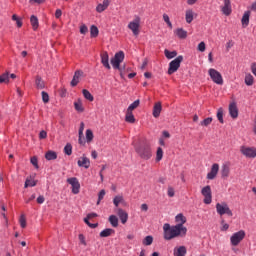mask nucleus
<instances>
[{"mask_svg": "<svg viewBox=\"0 0 256 256\" xmlns=\"http://www.w3.org/2000/svg\"><path fill=\"white\" fill-rule=\"evenodd\" d=\"M177 225L170 226L168 223L163 225L164 239L171 240L178 237H185L187 233V228L184 226L186 223V217L183 213H179L176 218Z\"/></svg>", "mask_w": 256, "mask_h": 256, "instance_id": "obj_1", "label": "nucleus"}, {"mask_svg": "<svg viewBox=\"0 0 256 256\" xmlns=\"http://www.w3.org/2000/svg\"><path fill=\"white\" fill-rule=\"evenodd\" d=\"M135 151L139 158L144 159V161H149V159L153 157L151 145H149L147 142L141 143L138 147L135 148Z\"/></svg>", "mask_w": 256, "mask_h": 256, "instance_id": "obj_2", "label": "nucleus"}, {"mask_svg": "<svg viewBox=\"0 0 256 256\" xmlns=\"http://www.w3.org/2000/svg\"><path fill=\"white\" fill-rule=\"evenodd\" d=\"M124 60H125V53L123 51H119L114 55V57L110 61L113 69H117L118 71H120L121 77H123V70L125 69V66L121 67V63Z\"/></svg>", "mask_w": 256, "mask_h": 256, "instance_id": "obj_3", "label": "nucleus"}, {"mask_svg": "<svg viewBox=\"0 0 256 256\" xmlns=\"http://www.w3.org/2000/svg\"><path fill=\"white\" fill-rule=\"evenodd\" d=\"M181 63H183V56L181 55L172 60L169 63L168 75H173V73H177L179 67H181Z\"/></svg>", "mask_w": 256, "mask_h": 256, "instance_id": "obj_4", "label": "nucleus"}, {"mask_svg": "<svg viewBox=\"0 0 256 256\" xmlns=\"http://www.w3.org/2000/svg\"><path fill=\"white\" fill-rule=\"evenodd\" d=\"M216 213H218L220 216L227 215L228 217H233V212L230 210L228 204L226 203H218L215 206Z\"/></svg>", "mask_w": 256, "mask_h": 256, "instance_id": "obj_5", "label": "nucleus"}, {"mask_svg": "<svg viewBox=\"0 0 256 256\" xmlns=\"http://www.w3.org/2000/svg\"><path fill=\"white\" fill-rule=\"evenodd\" d=\"M246 233L244 230H240L237 233L232 234L230 238L231 245L237 247L245 238Z\"/></svg>", "mask_w": 256, "mask_h": 256, "instance_id": "obj_6", "label": "nucleus"}, {"mask_svg": "<svg viewBox=\"0 0 256 256\" xmlns=\"http://www.w3.org/2000/svg\"><path fill=\"white\" fill-rule=\"evenodd\" d=\"M208 75H210V78L216 85H223V76L215 68H210Z\"/></svg>", "mask_w": 256, "mask_h": 256, "instance_id": "obj_7", "label": "nucleus"}, {"mask_svg": "<svg viewBox=\"0 0 256 256\" xmlns=\"http://www.w3.org/2000/svg\"><path fill=\"white\" fill-rule=\"evenodd\" d=\"M240 153H242V155H244V157H247L248 159H255V157H256V148L255 147L241 146L240 147Z\"/></svg>", "mask_w": 256, "mask_h": 256, "instance_id": "obj_8", "label": "nucleus"}, {"mask_svg": "<svg viewBox=\"0 0 256 256\" xmlns=\"http://www.w3.org/2000/svg\"><path fill=\"white\" fill-rule=\"evenodd\" d=\"M139 27H141V18L136 17L128 24V29H131L133 35H139Z\"/></svg>", "mask_w": 256, "mask_h": 256, "instance_id": "obj_9", "label": "nucleus"}, {"mask_svg": "<svg viewBox=\"0 0 256 256\" xmlns=\"http://www.w3.org/2000/svg\"><path fill=\"white\" fill-rule=\"evenodd\" d=\"M67 183L72 187V193H79V189H81V184L76 177L68 178Z\"/></svg>", "mask_w": 256, "mask_h": 256, "instance_id": "obj_10", "label": "nucleus"}, {"mask_svg": "<svg viewBox=\"0 0 256 256\" xmlns=\"http://www.w3.org/2000/svg\"><path fill=\"white\" fill-rule=\"evenodd\" d=\"M78 167H84V169H89L91 167V160L83 154L77 161Z\"/></svg>", "mask_w": 256, "mask_h": 256, "instance_id": "obj_11", "label": "nucleus"}, {"mask_svg": "<svg viewBox=\"0 0 256 256\" xmlns=\"http://www.w3.org/2000/svg\"><path fill=\"white\" fill-rule=\"evenodd\" d=\"M84 73L82 70H77L74 73L73 79L70 82L71 87H77L79 85V81H81V77H83Z\"/></svg>", "mask_w": 256, "mask_h": 256, "instance_id": "obj_12", "label": "nucleus"}, {"mask_svg": "<svg viewBox=\"0 0 256 256\" xmlns=\"http://www.w3.org/2000/svg\"><path fill=\"white\" fill-rule=\"evenodd\" d=\"M229 114L232 119H237L239 117V109L237 108V104L235 102L230 103Z\"/></svg>", "mask_w": 256, "mask_h": 256, "instance_id": "obj_13", "label": "nucleus"}, {"mask_svg": "<svg viewBox=\"0 0 256 256\" xmlns=\"http://www.w3.org/2000/svg\"><path fill=\"white\" fill-rule=\"evenodd\" d=\"M217 173H219V164L215 163L212 165L210 172L207 174V179H215V177H217Z\"/></svg>", "mask_w": 256, "mask_h": 256, "instance_id": "obj_14", "label": "nucleus"}, {"mask_svg": "<svg viewBox=\"0 0 256 256\" xmlns=\"http://www.w3.org/2000/svg\"><path fill=\"white\" fill-rule=\"evenodd\" d=\"M101 63L106 69H111V65L109 64V54L107 52L101 54Z\"/></svg>", "mask_w": 256, "mask_h": 256, "instance_id": "obj_15", "label": "nucleus"}, {"mask_svg": "<svg viewBox=\"0 0 256 256\" xmlns=\"http://www.w3.org/2000/svg\"><path fill=\"white\" fill-rule=\"evenodd\" d=\"M110 3L111 0H103V3L98 4L96 7L97 13H103V11H105L109 7Z\"/></svg>", "mask_w": 256, "mask_h": 256, "instance_id": "obj_16", "label": "nucleus"}, {"mask_svg": "<svg viewBox=\"0 0 256 256\" xmlns=\"http://www.w3.org/2000/svg\"><path fill=\"white\" fill-rule=\"evenodd\" d=\"M249 17H251V11L244 12L241 23L242 27L245 29V27H249Z\"/></svg>", "mask_w": 256, "mask_h": 256, "instance_id": "obj_17", "label": "nucleus"}, {"mask_svg": "<svg viewBox=\"0 0 256 256\" xmlns=\"http://www.w3.org/2000/svg\"><path fill=\"white\" fill-rule=\"evenodd\" d=\"M118 217L120 218L121 224H126L128 221V214L123 209L117 210Z\"/></svg>", "mask_w": 256, "mask_h": 256, "instance_id": "obj_18", "label": "nucleus"}, {"mask_svg": "<svg viewBox=\"0 0 256 256\" xmlns=\"http://www.w3.org/2000/svg\"><path fill=\"white\" fill-rule=\"evenodd\" d=\"M231 11V0H224V6L222 7L223 14L229 16Z\"/></svg>", "mask_w": 256, "mask_h": 256, "instance_id": "obj_19", "label": "nucleus"}, {"mask_svg": "<svg viewBox=\"0 0 256 256\" xmlns=\"http://www.w3.org/2000/svg\"><path fill=\"white\" fill-rule=\"evenodd\" d=\"M161 110H162L161 102H157L153 107V117H155V119H157L159 115H161Z\"/></svg>", "mask_w": 256, "mask_h": 256, "instance_id": "obj_20", "label": "nucleus"}, {"mask_svg": "<svg viewBox=\"0 0 256 256\" xmlns=\"http://www.w3.org/2000/svg\"><path fill=\"white\" fill-rule=\"evenodd\" d=\"M115 234V230L112 229V228H106L104 230L101 231L100 233V237L101 238H108L110 237L111 235Z\"/></svg>", "mask_w": 256, "mask_h": 256, "instance_id": "obj_21", "label": "nucleus"}, {"mask_svg": "<svg viewBox=\"0 0 256 256\" xmlns=\"http://www.w3.org/2000/svg\"><path fill=\"white\" fill-rule=\"evenodd\" d=\"M30 23H31L32 29H33L34 31H37V29H39V19H37V16L32 15V16L30 17Z\"/></svg>", "mask_w": 256, "mask_h": 256, "instance_id": "obj_22", "label": "nucleus"}, {"mask_svg": "<svg viewBox=\"0 0 256 256\" xmlns=\"http://www.w3.org/2000/svg\"><path fill=\"white\" fill-rule=\"evenodd\" d=\"M179 39H187V31L183 30V28H178L174 32Z\"/></svg>", "mask_w": 256, "mask_h": 256, "instance_id": "obj_23", "label": "nucleus"}, {"mask_svg": "<svg viewBox=\"0 0 256 256\" xmlns=\"http://www.w3.org/2000/svg\"><path fill=\"white\" fill-rule=\"evenodd\" d=\"M45 159H47V161H55V159H57V152L51 150L46 152Z\"/></svg>", "mask_w": 256, "mask_h": 256, "instance_id": "obj_24", "label": "nucleus"}, {"mask_svg": "<svg viewBox=\"0 0 256 256\" xmlns=\"http://www.w3.org/2000/svg\"><path fill=\"white\" fill-rule=\"evenodd\" d=\"M187 254V250L185 246H181L178 249L174 250V256H185Z\"/></svg>", "mask_w": 256, "mask_h": 256, "instance_id": "obj_25", "label": "nucleus"}, {"mask_svg": "<svg viewBox=\"0 0 256 256\" xmlns=\"http://www.w3.org/2000/svg\"><path fill=\"white\" fill-rule=\"evenodd\" d=\"M125 121L126 123H135L133 112H130L129 110L126 111Z\"/></svg>", "mask_w": 256, "mask_h": 256, "instance_id": "obj_26", "label": "nucleus"}, {"mask_svg": "<svg viewBox=\"0 0 256 256\" xmlns=\"http://www.w3.org/2000/svg\"><path fill=\"white\" fill-rule=\"evenodd\" d=\"M35 85L37 89H45V82L41 78V76H37L35 80Z\"/></svg>", "mask_w": 256, "mask_h": 256, "instance_id": "obj_27", "label": "nucleus"}, {"mask_svg": "<svg viewBox=\"0 0 256 256\" xmlns=\"http://www.w3.org/2000/svg\"><path fill=\"white\" fill-rule=\"evenodd\" d=\"M74 107L78 113H83V111H85V108H83V103L81 102V100L74 102Z\"/></svg>", "mask_w": 256, "mask_h": 256, "instance_id": "obj_28", "label": "nucleus"}, {"mask_svg": "<svg viewBox=\"0 0 256 256\" xmlns=\"http://www.w3.org/2000/svg\"><path fill=\"white\" fill-rule=\"evenodd\" d=\"M165 57L167 59H175L177 57V51H169L167 49L164 50Z\"/></svg>", "mask_w": 256, "mask_h": 256, "instance_id": "obj_29", "label": "nucleus"}, {"mask_svg": "<svg viewBox=\"0 0 256 256\" xmlns=\"http://www.w3.org/2000/svg\"><path fill=\"white\" fill-rule=\"evenodd\" d=\"M99 35V28L97 26L92 25L90 28V37L95 38Z\"/></svg>", "mask_w": 256, "mask_h": 256, "instance_id": "obj_30", "label": "nucleus"}, {"mask_svg": "<svg viewBox=\"0 0 256 256\" xmlns=\"http://www.w3.org/2000/svg\"><path fill=\"white\" fill-rule=\"evenodd\" d=\"M123 203H124V198H123V196L118 195V196L114 197V199H113V204H114V206L118 207L119 204H123Z\"/></svg>", "mask_w": 256, "mask_h": 256, "instance_id": "obj_31", "label": "nucleus"}, {"mask_svg": "<svg viewBox=\"0 0 256 256\" xmlns=\"http://www.w3.org/2000/svg\"><path fill=\"white\" fill-rule=\"evenodd\" d=\"M109 223L112 225V227L117 228L118 227V218L115 215H111L109 217Z\"/></svg>", "mask_w": 256, "mask_h": 256, "instance_id": "obj_32", "label": "nucleus"}, {"mask_svg": "<svg viewBox=\"0 0 256 256\" xmlns=\"http://www.w3.org/2000/svg\"><path fill=\"white\" fill-rule=\"evenodd\" d=\"M230 168L228 165H223L221 170L222 177H229Z\"/></svg>", "mask_w": 256, "mask_h": 256, "instance_id": "obj_33", "label": "nucleus"}, {"mask_svg": "<svg viewBox=\"0 0 256 256\" xmlns=\"http://www.w3.org/2000/svg\"><path fill=\"white\" fill-rule=\"evenodd\" d=\"M213 123V118L208 117L205 118L203 121L200 122L201 127H209V125Z\"/></svg>", "mask_w": 256, "mask_h": 256, "instance_id": "obj_34", "label": "nucleus"}, {"mask_svg": "<svg viewBox=\"0 0 256 256\" xmlns=\"http://www.w3.org/2000/svg\"><path fill=\"white\" fill-rule=\"evenodd\" d=\"M193 10H187L186 11V23H192L193 22Z\"/></svg>", "mask_w": 256, "mask_h": 256, "instance_id": "obj_35", "label": "nucleus"}, {"mask_svg": "<svg viewBox=\"0 0 256 256\" xmlns=\"http://www.w3.org/2000/svg\"><path fill=\"white\" fill-rule=\"evenodd\" d=\"M82 93H83L85 99H87L88 101H94L95 98L91 95V92H89V90L84 89V90H82Z\"/></svg>", "mask_w": 256, "mask_h": 256, "instance_id": "obj_36", "label": "nucleus"}, {"mask_svg": "<svg viewBox=\"0 0 256 256\" xmlns=\"http://www.w3.org/2000/svg\"><path fill=\"white\" fill-rule=\"evenodd\" d=\"M152 243H153V237L151 235L146 236L143 240L144 246H151Z\"/></svg>", "mask_w": 256, "mask_h": 256, "instance_id": "obj_37", "label": "nucleus"}, {"mask_svg": "<svg viewBox=\"0 0 256 256\" xmlns=\"http://www.w3.org/2000/svg\"><path fill=\"white\" fill-rule=\"evenodd\" d=\"M139 100L134 101L132 104L129 105L127 111L133 112L135 111V109H137V107H139Z\"/></svg>", "mask_w": 256, "mask_h": 256, "instance_id": "obj_38", "label": "nucleus"}, {"mask_svg": "<svg viewBox=\"0 0 256 256\" xmlns=\"http://www.w3.org/2000/svg\"><path fill=\"white\" fill-rule=\"evenodd\" d=\"M93 131L91 129L86 130V141L87 143H91L93 141Z\"/></svg>", "mask_w": 256, "mask_h": 256, "instance_id": "obj_39", "label": "nucleus"}, {"mask_svg": "<svg viewBox=\"0 0 256 256\" xmlns=\"http://www.w3.org/2000/svg\"><path fill=\"white\" fill-rule=\"evenodd\" d=\"M0 83H9V72L0 75Z\"/></svg>", "mask_w": 256, "mask_h": 256, "instance_id": "obj_40", "label": "nucleus"}, {"mask_svg": "<svg viewBox=\"0 0 256 256\" xmlns=\"http://www.w3.org/2000/svg\"><path fill=\"white\" fill-rule=\"evenodd\" d=\"M64 153L65 155H72L73 153V146L71 144H66V146L64 147Z\"/></svg>", "mask_w": 256, "mask_h": 256, "instance_id": "obj_41", "label": "nucleus"}, {"mask_svg": "<svg viewBox=\"0 0 256 256\" xmlns=\"http://www.w3.org/2000/svg\"><path fill=\"white\" fill-rule=\"evenodd\" d=\"M163 159V148L158 147L156 152V161H161Z\"/></svg>", "mask_w": 256, "mask_h": 256, "instance_id": "obj_42", "label": "nucleus"}, {"mask_svg": "<svg viewBox=\"0 0 256 256\" xmlns=\"http://www.w3.org/2000/svg\"><path fill=\"white\" fill-rule=\"evenodd\" d=\"M245 83H246V85H248V86L253 85V75L247 74V75L245 76Z\"/></svg>", "mask_w": 256, "mask_h": 256, "instance_id": "obj_43", "label": "nucleus"}, {"mask_svg": "<svg viewBox=\"0 0 256 256\" xmlns=\"http://www.w3.org/2000/svg\"><path fill=\"white\" fill-rule=\"evenodd\" d=\"M217 119L220 123H225L223 120V108H219L217 111Z\"/></svg>", "mask_w": 256, "mask_h": 256, "instance_id": "obj_44", "label": "nucleus"}, {"mask_svg": "<svg viewBox=\"0 0 256 256\" xmlns=\"http://www.w3.org/2000/svg\"><path fill=\"white\" fill-rule=\"evenodd\" d=\"M211 202H212L211 193H206V194H204V203H205L206 205H209V204H211Z\"/></svg>", "mask_w": 256, "mask_h": 256, "instance_id": "obj_45", "label": "nucleus"}, {"mask_svg": "<svg viewBox=\"0 0 256 256\" xmlns=\"http://www.w3.org/2000/svg\"><path fill=\"white\" fill-rule=\"evenodd\" d=\"M78 239H79V242H80L81 245H83L84 247L88 246V243L85 240V236L83 234H79Z\"/></svg>", "mask_w": 256, "mask_h": 256, "instance_id": "obj_46", "label": "nucleus"}, {"mask_svg": "<svg viewBox=\"0 0 256 256\" xmlns=\"http://www.w3.org/2000/svg\"><path fill=\"white\" fill-rule=\"evenodd\" d=\"M19 224H20L21 228H25L26 227V218H25L24 214L20 216Z\"/></svg>", "mask_w": 256, "mask_h": 256, "instance_id": "obj_47", "label": "nucleus"}, {"mask_svg": "<svg viewBox=\"0 0 256 256\" xmlns=\"http://www.w3.org/2000/svg\"><path fill=\"white\" fill-rule=\"evenodd\" d=\"M41 95L43 103H49V94L45 91H42Z\"/></svg>", "mask_w": 256, "mask_h": 256, "instance_id": "obj_48", "label": "nucleus"}, {"mask_svg": "<svg viewBox=\"0 0 256 256\" xmlns=\"http://www.w3.org/2000/svg\"><path fill=\"white\" fill-rule=\"evenodd\" d=\"M30 162H31V164L35 167V169H38V168H39V164H38V160H37V157H36V156H33V157L30 159Z\"/></svg>", "mask_w": 256, "mask_h": 256, "instance_id": "obj_49", "label": "nucleus"}, {"mask_svg": "<svg viewBox=\"0 0 256 256\" xmlns=\"http://www.w3.org/2000/svg\"><path fill=\"white\" fill-rule=\"evenodd\" d=\"M83 131H85V123H84V122H81V123H80L79 131H78L79 137H83Z\"/></svg>", "mask_w": 256, "mask_h": 256, "instance_id": "obj_50", "label": "nucleus"}, {"mask_svg": "<svg viewBox=\"0 0 256 256\" xmlns=\"http://www.w3.org/2000/svg\"><path fill=\"white\" fill-rule=\"evenodd\" d=\"M24 187H25V188H27V187H35V181L27 179V180L25 181Z\"/></svg>", "mask_w": 256, "mask_h": 256, "instance_id": "obj_51", "label": "nucleus"}, {"mask_svg": "<svg viewBox=\"0 0 256 256\" xmlns=\"http://www.w3.org/2000/svg\"><path fill=\"white\" fill-rule=\"evenodd\" d=\"M221 231H227L229 229V225L225 222V220H221Z\"/></svg>", "mask_w": 256, "mask_h": 256, "instance_id": "obj_52", "label": "nucleus"}, {"mask_svg": "<svg viewBox=\"0 0 256 256\" xmlns=\"http://www.w3.org/2000/svg\"><path fill=\"white\" fill-rule=\"evenodd\" d=\"M205 49H206V47H205V42H200V43L198 44V51H200L201 53H203V52H205Z\"/></svg>", "mask_w": 256, "mask_h": 256, "instance_id": "obj_53", "label": "nucleus"}, {"mask_svg": "<svg viewBox=\"0 0 256 256\" xmlns=\"http://www.w3.org/2000/svg\"><path fill=\"white\" fill-rule=\"evenodd\" d=\"M39 139H47V131L45 130L40 131Z\"/></svg>", "mask_w": 256, "mask_h": 256, "instance_id": "obj_54", "label": "nucleus"}, {"mask_svg": "<svg viewBox=\"0 0 256 256\" xmlns=\"http://www.w3.org/2000/svg\"><path fill=\"white\" fill-rule=\"evenodd\" d=\"M88 31H89V29H88L85 25H82V26L80 27V33H81L82 35H85Z\"/></svg>", "mask_w": 256, "mask_h": 256, "instance_id": "obj_55", "label": "nucleus"}, {"mask_svg": "<svg viewBox=\"0 0 256 256\" xmlns=\"http://www.w3.org/2000/svg\"><path fill=\"white\" fill-rule=\"evenodd\" d=\"M233 45H235V43L233 42V40H230L226 43V51H229L231 49V47H233Z\"/></svg>", "mask_w": 256, "mask_h": 256, "instance_id": "obj_56", "label": "nucleus"}, {"mask_svg": "<svg viewBox=\"0 0 256 256\" xmlns=\"http://www.w3.org/2000/svg\"><path fill=\"white\" fill-rule=\"evenodd\" d=\"M36 201L38 204H43L45 202V196H42V195L38 196Z\"/></svg>", "mask_w": 256, "mask_h": 256, "instance_id": "obj_57", "label": "nucleus"}, {"mask_svg": "<svg viewBox=\"0 0 256 256\" xmlns=\"http://www.w3.org/2000/svg\"><path fill=\"white\" fill-rule=\"evenodd\" d=\"M62 15H63V12L61 11V9H57L55 12L56 19H60Z\"/></svg>", "mask_w": 256, "mask_h": 256, "instance_id": "obj_58", "label": "nucleus"}, {"mask_svg": "<svg viewBox=\"0 0 256 256\" xmlns=\"http://www.w3.org/2000/svg\"><path fill=\"white\" fill-rule=\"evenodd\" d=\"M201 193H211V186H206L202 188Z\"/></svg>", "mask_w": 256, "mask_h": 256, "instance_id": "obj_59", "label": "nucleus"}, {"mask_svg": "<svg viewBox=\"0 0 256 256\" xmlns=\"http://www.w3.org/2000/svg\"><path fill=\"white\" fill-rule=\"evenodd\" d=\"M29 3L33 5V3H37V5H41V3H45V0H30Z\"/></svg>", "mask_w": 256, "mask_h": 256, "instance_id": "obj_60", "label": "nucleus"}, {"mask_svg": "<svg viewBox=\"0 0 256 256\" xmlns=\"http://www.w3.org/2000/svg\"><path fill=\"white\" fill-rule=\"evenodd\" d=\"M95 217H98L97 213L92 212V213L87 214V219H92V218H95Z\"/></svg>", "mask_w": 256, "mask_h": 256, "instance_id": "obj_61", "label": "nucleus"}, {"mask_svg": "<svg viewBox=\"0 0 256 256\" xmlns=\"http://www.w3.org/2000/svg\"><path fill=\"white\" fill-rule=\"evenodd\" d=\"M140 209H142V211H145V212H147L148 211V204H142L141 206H140Z\"/></svg>", "mask_w": 256, "mask_h": 256, "instance_id": "obj_62", "label": "nucleus"}, {"mask_svg": "<svg viewBox=\"0 0 256 256\" xmlns=\"http://www.w3.org/2000/svg\"><path fill=\"white\" fill-rule=\"evenodd\" d=\"M163 19H164L165 23H169L171 21L169 19V15H167V14H163Z\"/></svg>", "mask_w": 256, "mask_h": 256, "instance_id": "obj_63", "label": "nucleus"}, {"mask_svg": "<svg viewBox=\"0 0 256 256\" xmlns=\"http://www.w3.org/2000/svg\"><path fill=\"white\" fill-rule=\"evenodd\" d=\"M147 59H145L141 65V69H145V67H147Z\"/></svg>", "mask_w": 256, "mask_h": 256, "instance_id": "obj_64", "label": "nucleus"}]
</instances>
